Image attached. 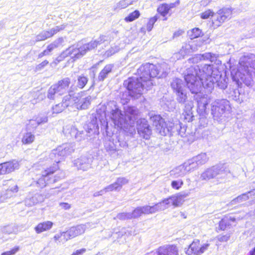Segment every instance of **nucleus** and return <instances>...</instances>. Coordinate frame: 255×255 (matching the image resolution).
<instances>
[{
    "label": "nucleus",
    "instance_id": "nucleus-57",
    "mask_svg": "<svg viewBox=\"0 0 255 255\" xmlns=\"http://www.w3.org/2000/svg\"><path fill=\"white\" fill-rule=\"evenodd\" d=\"M14 230L13 227L9 225L5 226L2 229V233L6 234H12L14 232Z\"/></svg>",
    "mask_w": 255,
    "mask_h": 255
},
{
    "label": "nucleus",
    "instance_id": "nucleus-44",
    "mask_svg": "<svg viewBox=\"0 0 255 255\" xmlns=\"http://www.w3.org/2000/svg\"><path fill=\"white\" fill-rule=\"evenodd\" d=\"M49 37L47 31H43L36 36L35 41L38 42L44 40Z\"/></svg>",
    "mask_w": 255,
    "mask_h": 255
},
{
    "label": "nucleus",
    "instance_id": "nucleus-47",
    "mask_svg": "<svg viewBox=\"0 0 255 255\" xmlns=\"http://www.w3.org/2000/svg\"><path fill=\"white\" fill-rule=\"evenodd\" d=\"M233 99L240 103L243 102L244 101L238 89H233Z\"/></svg>",
    "mask_w": 255,
    "mask_h": 255
},
{
    "label": "nucleus",
    "instance_id": "nucleus-52",
    "mask_svg": "<svg viewBox=\"0 0 255 255\" xmlns=\"http://www.w3.org/2000/svg\"><path fill=\"white\" fill-rule=\"evenodd\" d=\"M120 48L118 46H114L108 49L105 53V56L110 57L119 51Z\"/></svg>",
    "mask_w": 255,
    "mask_h": 255
},
{
    "label": "nucleus",
    "instance_id": "nucleus-38",
    "mask_svg": "<svg viewBox=\"0 0 255 255\" xmlns=\"http://www.w3.org/2000/svg\"><path fill=\"white\" fill-rule=\"evenodd\" d=\"M171 199L172 200V205L175 207L180 206L183 202L178 194L171 196Z\"/></svg>",
    "mask_w": 255,
    "mask_h": 255
},
{
    "label": "nucleus",
    "instance_id": "nucleus-28",
    "mask_svg": "<svg viewBox=\"0 0 255 255\" xmlns=\"http://www.w3.org/2000/svg\"><path fill=\"white\" fill-rule=\"evenodd\" d=\"M91 99L90 96L80 99H78L76 108L78 110L87 109L91 104Z\"/></svg>",
    "mask_w": 255,
    "mask_h": 255
},
{
    "label": "nucleus",
    "instance_id": "nucleus-17",
    "mask_svg": "<svg viewBox=\"0 0 255 255\" xmlns=\"http://www.w3.org/2000/svg\"><path fill=\"white\" fill-rule=\"evenodd\" d=\"M209 246V244H204L200 246V241L198 240H196L190 244L188 249L186 251V254L188 255L193 254L199 255L204 253L208 249Z\"/></svg>",
    "mask_w": 255,
    "mask_h": 255
},
{
    "label": "nucleus",
    "instance_id": "nucleus-4",
    "mask_svg": "<svg viewBox=\"0 0 255 255\" xmlns=\"http://www.w3.org/2000/svg\"><path fill=\"white\" fill-rule=\"evenodd\" d=\"M169 70L166 63L154 65L146 63L141 65L138 69L137 72L140 78L146 82L148 87L153 85L152 79L156 77L163 78L166 76Z\"/></svg>",
    "mask_w": 255,
    "mask_h": 255
},
{
    "label": "nucleus",
    "instance_id": "nucleus-61",
    "mask_svg": "<svg viewBox=\"0 0 255 255\" xmlns=\"http://www.w3.org/2000/svg\"><path fill=\"white\" fill-rule=\"evenodd\" d=\"M61 236L65 241H67L68 240L73 238V237H72V235L71 236V233L69 232V230L66 232L61 233Z\"/></svg>",
    "mask_w": 255,
    "mask_h": 255
},
{
    "label": "nucleus",
    "instance_id": "nucleus-10",
    "mask_svg": "<svg viewBox=\"0 0 255 255\" xmlns=\"http://www.w3.org/2000/svg\"><path fill=\"white\" fill-rule=\"evenodd\" d=\"M74 151V146L72 143H65L52 150L49 154V158L53 162V166L59 163L66 157L70 155Z\"/></svg>",
    "mask_w": 255,
    "mask_h": 255
},
{
    "label": "nucleus",
    "instance_id": "nucleus-53",
    "mask_svg": "<svg viewBox=\"0 0 255 255\" xmlns=\"http://www.w3.org/2000/svg\"><path fill=\"white\" fill-rule=\"evenodd\" d=\"M152 213L165 210V207L162 203L159 202L155 205L151 206Z\"/></svg>",
    "mask_w": 255,
    "mask_h": 255
},
{
    "label": "nucleus",
    "instance_id": "nucleus-8",
    "mask_svg": "<svg viewBox=\"0 0 255 255\" xmlns=\"http://www.w3.org/2000/svg\"><path fill=\"white\" fill-rule=\"evenodd\" d=\"M230 102L226 99L216 100L211 104V114L215 120L222 122L231 111Z\"/></svg>",
    "mask_w": 255,
    "mask_h": 255
},
{
    "label": "nucleus",
    "instance_id": "nucleus-50",
    "mask_svg": "<svg viewBox=\"0 0 255 255\" xmlns=\"http://www.w3.org/2000/svg\"><path fill=\"white\" fill-rule=\"evenodd\" d=\"M39 125L36 119L34 117L32 119L29 121L28 124L27 125V128L29 130L34 129Z\"/></svg>",
    "mask_w": 255,
    "mask_h": 255
},
{
    "label": "nucleus",
    "instance_id": "nucleus-55",
    "mask_svg": "<svg viewBox=\"0 0 255 255\" xmlns=\"http://www.w3.org/2000/svg\"><path fill=\"white\" fill-rule=\"evenodd\" d=\"M53 51L52 49L50 47V46L48 45L46 49L44 50L43 52L39 53L38 55V57L39 58H41L44 56L49 55L50 53Z\"/></svg>",
    "mask_w": 255,
    "mask_h": 255
},
{
    "label": "nucleus",
    "instance_id": "nucleus-49",
    "mask_svg": "<svg viewBox=\"0 0 255 255\" xmlns=\"http://www.w3.org/2000/svg\"><path fill=\"white\" fill-rule=\"evenodd\" d=\"M66 107L62 103H59L52 108L53 114H58L62 112Z\"/></svg>",
    "mask_w": 255,
    "mask_h": 255
},
{
    "label": "nucleus",
    "instance_id": "nucleus-46",
    "mask_svg": "<svg viewBox=\"0 0 255 255\" xmlns=\"http://www.w3.org/2000/svg\"><path fill=\"white\" fill-rule=\"evenodd\" d=\"M65 26L64 25H61L59 26H56L49 30H47V32L49 33V37H51L53 36L55 34L59 32V31L63 30L65 28Z\"/></svg>",
    "mask_w": 255,
    "mask_h": 255
},
{
    "label": "nucleus",
    "instance_id": "nucleus-36",
    "mask_svg": "<svg viewBox=\"0 0 255 255\" xmlns=\"http://www.w3.org/2000/svg\"><path fill=\"white\" fill-rule=\"evenodd\" d=\"M77 81V87L80 89H83L87 84L88 79L87 77L81 75L78 77Z\"/></svg>",
    "mask_w": 255,
    "mask_h": 255
},
{
    "label": "nucleus",
    "instance_id": "nucleus-51",
    "mask_svg": "<svg viewBox=\"0 0 255 255\" xmlns=\"http://www.w3.org/2000/svg\"><path fill=\"white\" fill-rule=\"evenodd\" d=\"M131 218H136L143 214L142 209L141 207H138L135 208L132 213H130Z\"/></svg>",
    "mask_w": 255,
    "mask_h": 255
},
{
    "label": "nucleus",
    "instance_id": "nucleus-54",
    "mask_svg": "<svg viewBox=\"0 0 255 255\" xmlns=\"http://www.w3.org/2000/svg\"><path fill=\"white\" fill-rule=\"evenodd\" d=\"M117 218L121 220H125L132 219L130 213H119L117 215Z\"/></svg>",
    "mask_w": 255,
    "mask_h": 255
},
{
    "label": "nucleus",
    "instance_id": "nucleus-42",
    "mask_svg": "<svg viewBox=\"0 0 255 255\" xmlns=\"http://www.w3.org/2000/svg\"><path fill=\"white\" fill-rule=\"evenodd\" d=\"M167 3L160 4L157 8V11L163 16H165L169 12Z\"/></svg>",
    "mask_w": 255,
    "mask_h": 255
},
{
    "label": "nucleus",
    "instance_id": "nucleus-16",
    "mask_svg": "<svg viewBox=\"0 0 255 255\" xmlns=\"http://www.w3.org/2000/svg\"><path fill=\"white\" fill-rule=\"evenodd\" d=\"M145 255H178V249L173 245L160 247L155 252L147 253Z\"/></svg>",
    "mask_w": 255,
    "mask_h": 255
},
{
    "label": "nucleus",
    "instance_id": "nucleus-31",
    "mask_svg": "<svg viewBox=\"0 0 255 255\" xmlns=\"http://www.w3.org/2000/svg\"><path fill=\"white\" fill-rule=\"evenodd\" d=\"M183 164L185 167H186V170L187 173L192 172L197 169L199 166L193 157L184 162Z\"/></svg>",
    "mask_w": 255,
    "mask_h": 255
},
{
    "label": "nucleus",
    "instance_id": "nucleus-26",
    "mask_svg": "<svg viewBox=\"0 0 255 255\" xmlns=\"http://www.w3.org/2000/svg\"><path fill=\"white\" fill-rule=\"evenodd\" d=\"M70 83V80L69 78H66L61 81H59L57 84L53 85L57 87L56 89L57 92L58 93V95H62L67 91Z\"/></svg>",
    "mask_w": 255,
    "mask_h": 255
},
{
    "label": "nucleus",
    "instance_id": "nucleus-11",
    "mask_svg": "<svg viewBox=\"0 0 255 255\" xmlns=\"http://www.w3.org/2000/svg\"><path fill=\"white\" fill-rule=\"evenodd\" d=\"M232 13L231 9L229 8H223L219 10L216 13L211 9H208L201 13V17L202 19H207L210 16H214L213 23L216 26H219L226 20L231 18Z\"/></svg>",
    "mask_w": 255,
    "mask_h": 255
},
{
    "label": "nucleus",
    "instance_id": "nucleus-5",
    "mask_svg": "<svg viewBox=\"0 0 255 255\" xmlns=\"http://www.w3.org/2000/svg\"><path fill=\"white\" fill-rule=\"evenodd\" d=\"M98 113H93L90 115L87 124L85 125V131H78L72 126H67L63 128V131L65 134H69L71 136H74L78 141H81L87 138V133L92 134L97 132L99 130L98 124Z\"/></svg>",
    "mask_w": 255,
    "mask_h": 255
},
{
    "label": "nucleus",
    "instance_id": "nucleus-43",
    "mask_svg": "<svg viewBox=\"0 0 255 255\" xmlns=\"http://www.w3.org/2000/svg\"><path fill=\"white\" fill-rule=\"evenodd\" d=\"M159 15L156 14L155 16H154L153 17H151L149 19L148 22L147 24V26H146V29H147V31H150L152 30V29L153 27L154 24L157 20V19L159 18Z\"/></svg>",
    "mask_w": 255,
    "mask_h": 255
},
{
    "label": "nucleus",
    "instance_id": "nucleus-37",
    "mask_svg": "<svg viewBox=\"0 0 255 255\" xmlns=\"http://www.w3.org/2000/svg\"><path fill=\"white\" fill-rule=\"evenodd\" d=\"M140 16V12L138 10L130 13L128 16L125 17V20L127 22H131L138 18Z\"/></svg>",
    "mask_w": 255,
    "mask_h": 255
},
{
    "label": "nucleus",
    "instance_id": "nucleus-60",
    "mask_svg": "<svg viewBox=\"0 0 255 255\" xmlns=\"http://www.w3.org/2000/svg\"><path fill=\"white\" fill-rule=\"evenodd\" d=\"M49 62L47 60H44L41 63L37 65L35 67L36 71H40L43 69L48 64Z\"/></svg>",
    "mask_w": 255,
    "mask_h": 255
},
{
    "label": "nucleus",
    "instance_id": "nucleus-6",
    "mask_svg": "<svg viewBox=\"0 0 255 255\" xmlns=\"http://www.w3.org/2000/svg\"><path fill=\"white\" fill-rule=\"evenodd\" d=\"M230 173L229 169L224 165H217L207 168L201 175V180L216 179L218 183L224 182Z\"/></svg>",
    "mask_w": 255,
    "mask_h": 255
},
{
    "label": "nucleus",
    "instance_id": "nucleus-40",
    "mask_svg": "<svg viewBox=\"0 0 255 255\" xmlns=\"http://www.w3.org/2000/svg\"><path fill=\"white\" fill-rule=\"evenodd\" d=\"M35 118L39 125L46 123L48 122V116L45 113H40L35 117Z\"/></svg>",
    "mask_w": 255,
    "mask_h": 255
},
{
    "label": "nucleus",
    "instance_id": "nucleus-59",
    "mask_svg": "<svg viewBox=\"0 0 255 255\" xmlns=\"http://www.w3.org/2000/svg\"><path fill=\"white\" fill-rule=\"evenodd\" d=\"M19 251V247H15L9 251L3 253L1 255H13Z\"/></svg>",
    "mask_w": 255,
    "mask_h": 255
},
{
    "label": "nucleus",
    "instance_id": "nucleus-62",
    "mask_svg": "<svg viewBox=\"0 0 255 255\" xmlns=\"http://www.w3.org/2000/svg\"><path fill=\"white\" fill-rule=\"evenodd\" d=\"M183 49V51L186 52V55H188L192 52L191 46L189 44H185L182 47Z\"/></svg>",
    "mask_w": 255,
    "mask_h": 255
},
{
    "label": "nucleus",
    "instance_id": "nucleus-1",
    "mask_svg": "<svg viewBox=\"0 0 255 255\" xmlns=\"http://www.w3.org/2000/svg\"><path fill=\"white\" fill-rule=\"evenodd\" d=\"M184 79L188 89L194 94V99L201 113L205 112L210 102L208 96L201 92L202 88L211 92L216 84L220 89H225L228 80L225 74H222L211 64L191 66L186 70Z\"/></svg>",
    "mask_w": 255,
    "mask_h": 255
},
{
    "label": "nucleus",
    "instance_id": "nucleus-9",
    "mask_svg": "<svg viewBox=\"0 0 255 255\" xmlns=\"http://www.w3.org/2000/svg\"><path fill=\"white\" fill-rule=\"evenodd\" d=\"M176 101L180 104H184V112L183 116L186 121L190 122L193 120V116L192 109L193 103L192 100L188 99L186 88L175 93Z\"/></svg>",
    "mask_w": 255,
    "mask_h": 255
},
{
    "label": "nucleus",
    "instance_id": "nucleus-19",
    "mask_svg": "<svg viewBox=\"0 0 255 255\" xmlns=\"http://www.w3.org/2000/svg\"><path fill=\"white\" fill-rule=\"evenodd\" d=\"M138 134L143 138L148 139L151 134V129L149 126L145 119L140 120V123L137 128Z\"/></svg>",
    "mask_w": 255,
    "mask_h": 255
},
{
    "label": "nucleus",
    "instance_id": "nucleus-56",
    "mask_svg": "<svg viewBox=\"0 0 255 255\" xmlns=\"http://www.w3.org/2000/svg\"><path fill=\"white\" fill-rule=\"evenodd\" d=\"M128 6L125 1V0H120L119 2L116 3L115 6V9L119 8V9H123L127 7Z\"/></svg>",
    "mask_w": 255,
    "mask_h": 255
},
{
    "label": "nucleus",
    "instance_id": "nucleus-29",
    "mask_svg": "<svg viewBox=\"0 0 255 255\" xmlns=\"http://www.w3.org/2000/svg\"><path fill=\"white\" fill-rule=\"evenodd\" d=\"M114 68L113 64H108L102 70L98 75V80L103 81L108 77V75L111 73Z\"/></svg>",
    "mask_w": 255,
    "mask_h": 255
},
{
    "label": "nucleus",
    "instance_id": "nucleus-39",
    "mask_svg": "<svg viewBox=\"0 0 255 255\" xmlns=\"http://www.w3.org/2000/svg\"><path fill=\"white\" fill-rule=\"evenodd\" d=\"M183 185V181L181 178L173 180L171 183V187L175 190L180 189Z\"/></svg>",
    "mask_w": 255,
    "mask_h": 255
},
{
    "label": "nucleus",
    "instance_id": "nucleus-30",
    "mask_svg": "<svg viewBox=\"0 0 255 255\" xmlns=\"http://www.w3.org/2000/svg\"><path fill=\"white\" fill-rule=\"evenodd\" d=\"M53 226V223L51 221H46L38 224L35 227V231L37 234L50 230Z\"/></svg>",
    "mask_w": 255,
    "mask_h": 255
},
{
    "label": "nucleus",
    "instance_id": "nucleus-12",
    "mask_svg": "<svg viewBox=\"0 0 255 255\" xmlns=\"http://www.w3.org/2000/svg\"><path fill=\"white\" fill-rule=\"evenodd\" d=\"M58 168L59 167L56 164L47 168L42 172L41 177L38 179L37 183L41 188H43L49 184L56 182L57 180L56 177L52 178L51 176Z\"/></svg>",
    "mask_w": 255,
    "mask_h": 255
},
{
    "label": "nucleus",
    "instance_id": "nucleus-64",
    "mask_svg": "<svg viewBox=\"0 0 255 255\" xmlns=\"http://www.w3.org/2000/svg\"><path fill=\"white\" fill-rule=\"evenodd\" d=\"M230 237V235L228 234L225 235L219 236L218 240L220 242H227L228 241Z\"/></svg>",
    "mask_w": 255,
    "mask_h": 255
},
{
    "label": "nucleus",
    "instance_id": "nucleus-18",
    "mask_svg": "<svg viewBox=\"0 0 255 255\" xmlns=\"http://www.w3.org/2000/svg\"><path fill=\"white\" fill-rule=\"evenodd\" d=\"M19 162L15 159L0 164V175L9 174L19 168Z\"/></svg>",
    "mask_w": 255,
    "mask_h": 255
},
{
    "label": "nucleus",
    "instance_id": "nucleus-14",
    "mask_svg": "<svg viewBox=\"0 0 255 255\" xmlns=\"http://www.w3.org/2000/svg\"><path fill=\"white\" fill-rule=\"evenodd\" d=\"M84 50L83 49L82 45L77 46L73 45L69 47L64 51L61 55V56L64 58L67 56H70L74 60L79 59L85 55Z\"/></svg>",
    "mask_w": 255,
    "mask_h": 255
},
{
    "label": "nucleus",
    "instance_id": "nucleus-2",
    "mask_svg": "<svg viewBox=\"0 0 255 255\" xmlns=\"http://www.w3.org/2000/svg\"><path fill=\"white\" fill-rule=\"evenodd\" d=\"M114 105V108L110 111L107 110L104 113L105 117H109L118 128L123 129L125 131H131L134 127L135 121L139 113L138 109L134 107L127 106L124 108V115L122 111L116 105L114 102L111 103Z\"/></svg>",
    "mask_w": 255,
    "mask_h": 255
},
{
    "label": "nucleus",
    "instance_id": "nucleus-41",
    "mask_svg": "<svg viewBox=\"0 0 255 255\" xmlns=\"http://www.w3.org/2000/svg\"><path fill=\"white\" fill-rule=\"evenodd\" d=\"M57 87L52 85L48 90L47 92V98L50 100H54L56 94H58V93L57 92L56 89Z\"/></svg>",
    "mask_w": 255,
    "mask_h": 255
},
{
    "label": "nucleus",
    "instance_id": "nucleus-35",
    "mask_svg": "<svg viewBox=\"0 0 255 255\" xmlns=\"http://www.w3.org/2000/svg\"><path fill=\"white\" fill-rule=\"evenodd\" d=\"M35 139V136L30 132H27L24 134L22 138V142L23 144H30L32 143Z\"/></svg>",
    "mask_w": 255,
    "mask_h": 255
},
{
    "label": "nucleus",
    "instance_id": "nucleus-13",
    "mask_svg": "<svg viewBox=\"0 0 255 255\" xmlns=\"http://www.w3.org/2000/svg\"><path fill=\"white\" fill-rule=\"evenodd\" d=\"M150 120L155 127L157 132L161 135H166L169 132L170 129L166 127L164 119L160 115H151Z\"/></svg>",
    "mask_w": 255,
    "mask_h": 255
},
{
    "label": "nucleus",
    "instance_id": "nucleus-20",
    "mask_svg": "<svg viewBox=\"0 0 255 255\" xmlns=\"http://www.w3.org/2000/svg\"><path fill=\"white\" fill-rule=\"evenodd\" d=\"M92 162V159L91 158L86 156H82L75 160L73 163L78 170L86 171L91 167Z\"/></svg>",
    "mask_w": 255,
    "mask_h": 255
},
{
    "label": "nucleus",
    "instance_id": "nucleus-45",
    "mask_svg": "<svg viewBox=\"0 0 255 255\" xmlns=\"http://www.w3.org/2000/svg\"><path fill=\"white\" fill-rule=\"evenodd\" d=\"M65 26L64 25H61L59 26H56L49 30H47V32L49 33V37H51L53 36L55 34L59 32V31L63 30L65 28Z\"/></svg>",
    "mask_w": 255,
    "mask_h": 255
},
{
    "label": "nucleus",
    "instance_id": "nucleus-7",
    "mask_svg": "<svg viewBox=\"0 0 255 255\" xmlns=\"http://www.w3.org/2000/svg\"><path fill=\"white\" fill-rule=\"evenodd\" d=\"M137 73L138 77L129 78L125 80L123 84L128 91L129 95L134 98H138L142 94L144 88H150L148 87L146 82L140 78V76L137 72Z\"/></svg>",
    "mask_w": 255,
    "mask_h": 255
},
{
    "label": "nucleus",
    "instance_id": "nucleus-3",
    "mask_svg": "<svg viewBox=\"0 0 255 255\" xmlns=\"http://www.w3.org/2000/svg\"><path fill=\"white\" fill-rule=\"evenodd\" d=\"M233 80L237 84L243 82L248 87L254 84L255 77V55L247 54L242 56L239 60L237 71H231Z\"/></svg>",
    "mask_w": 255,
    "mask_h": 255
},
{
    "label": "nucleus",
    "instance_id": "nucleus-58",
    "mask_svg": "<svg viewBox=\"0 0 255 255\" xmlns=\"http://www.w3.org/2000/svg\"><path fill=\"white\" fill-rule=\"evenodd\" d=\"M142 211L143 214H153L152 211L151 206H142Z\"/></svg>",
    "mask_w": 255,
    "mask_h": 255
},
{
    "label": "nucleus",
    "instance_id": "nucleus-25",
    "mask_svg": "<svg viewBox=\"0 0 255 255\" xmlns=\"http://www.w3.org/2000/svg\"><path fill=\"white\" fill-rule=\"evenodd\" d=\"M187 172L184 164H181L171 170L169 172V176L172 178H179L184 177Z\"/></svg>",
    "mask_w": 255,
    "mask_h": 255
},
{
    "label": "nucleus",
    "instance_id": "nucleus-22",
    "mask_svg": "<svg viewBox=\"0 0 255 255\" xmlns=\"http://www.w3.org/2000/svg\"><path fill=\"white\" fill-rule=\"evenodd\" d=\"M128 183V180L124 177H119L113 184L105 187L106 191L110 192L113 191H119L124 185Z\"/></svg>",
    "mask_w": 255,
    "mask_h": 255
},
{
    "label": "nucleus",
    "instance_id": "nucleus-23",
    "mask_svg": "<svg viewBox=\"0 0 255 255\" xmlns=\"http://www.w3.org/2000/svg\"><path fill=\"white\" fill-rule=\"evenodd\" d=\"M78 98V95L73 93V92L70 91L68 95L63 97L62 103L66 108L73 106H75L76 108Z\"/></svg>",
    "mask_w": 255,
    "mask_h": 255
},
{
    "label": "nucleus",
    "instance_id": "nucleus-34",
    "mask_svg": "<svg viewBox=\"0 0 255 255\" xmlns=\"http://www.w3.org/2000/svg\"><path fill=\"white\" fill-rule=\"evenodd\" d=\"M188 34L191 39L198 38L203 35L202 30L199 28H194L188 31Z\"/></svg>",
    "mask_w": 255,
    "mask_h": 255
},
{
    "label": "nucleus",
    "instance_id": "nucleus-32",
    "mask_svg": "<svg viewBox=\"0 0 255 255\" xmlns=\"http://www.w3.org/2000/svg\"><path fill=\"white\" fill-rule=\"evenodd\" d=\"M193 158L199 166L205 164L209 160V157L206 153H201Z\"/></svg>",
    "mask_w": 255,
    "mask_h": 255
},
{
    "label": "nucleus",
    "instance_id": "nucleus-24",
    "mask_svg": "<svg viewBox=\"0 0 255 255\" xmlns=\"http://www.w3.org/2000/svg\"><path fill=\"white\" fill-rule=\"evenodd\" d=\"M90 227V224H81L70 228L69 230L73 238L83 234L87 229Z\"/></svg>",
    "mask_w": 255,
    "mask_h": 255
},
{
    "label": "nucleus",
    "instance_id": "nucleus-15",
    "mask_svg": "<svg viewBox=\"0 0 255 255\" xmlns=\"http://www.w3.org/2000/svg\"><path fill=\"white\" fill-rule=\"evenodd\" d=\"M218 56L214 53L206 52L203 54H196L188 59L190 63H197L202 60H209L211 62L219 64Z\"/></svg>",
    "mask_w": 255,
    "mask_h": 255
},
{
    "label": "nucleus",
    "instance_id": "nucleus-63",
    "mask_svg": "<svg viewBox=\"0 0 255 255\" xmlns=\"http://www.w3.org/2000/svg\"><path fill=\"white\" fill-rule=\"evenodd\" d=\"M118 33V31H113L111 32L108 35L106 36V38L110 39V40H108V41H111L112 40L114 39L115 38L117 37V35Z\"/></svg>",
    "mask_w": 255,
    "mask_h": 255
},
{
    "label": "nucleus",
    "instance_id": "nucleus-33",
    "mask_svg": "<svg viewBox=\"0 0 255 255\" xmlns=\"http://www.w3.org/2000/svg\"><path fill=\"white\" fill-rule=\"evenodd\" d=\"M251 192H248L238 196L237 197L231 201V204L232 205H235L237 203H241L248 200L249 199V194H251Z\"/></svg>",
    "mask_w": 255,
    "mask_h": 255
},
{
    "label": "nucleus",
    "instance_id": "nucleus-48",
    "mask_svg": "<svg viewBox=\"0 0 255 255\" xmlns=\"http://www.w3.org/2000/svg\"><path fill=\"white\" fill-rule=\"evenodd\" d=\"M64 42V39L63 37H59L54 41L52 43L49 45L53 50L54 49L61 46Z\"/></svg>",
    "mask_w": 255,
    "mask_h": 255
},
{
    "label": "nucleus",
    "instance_id": "nucleus-21",
    "mask_svg": "<svg viewBox=\"0 0 255 255\" xmlns=\"http://www.w3.org/2000/svg\"><path fill=\"white\" fill-rule=\"evenodd\" d=\"M106 36L105 35H101L97 39L91 41L89 43L82 45L83 49L84 50L85 54L93 49H95L97 46L105 41H108L110 39L106 38Z\"/></svg>",
    "mask_w": 255,
    "mask_h": 255
},
{
    "label": "nucleus",
    "instance_id": "nucleus-27",
    "mask_svg": "<svg viewBox=\"0 0 255 255\" xmlns=\"http://www.w3.org/2000/svg\"><path fill=\"white\" fill-rule=\"evenodd\" d=\"M170 86L174 94L186 88L182 80L177 78L172 79Z\"/></svg>",
    "mask_w": 255,
    "mask_h": 255
}]
</instances>
